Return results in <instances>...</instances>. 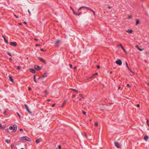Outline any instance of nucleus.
Listing matches in <instances>:
<instances>
[{
	"mask_svg": "<svg viewBox=\"0 0 149 149\" xmlns=\"http://www.w3.org/2000/svg\"><path fill=\"white\" fill-rule=\"evenodd\" d=\"M21 139V140H23L25 139L28 141H30L31 140L27 136H23L20 138Z\"/></svg>",
	"mask_w": 149,
	"mask_h": 149,
	"instance_id": "f257e3e1",
	"label": "nucleus"
},
{
	"mask_svg": "<svg viewBox=\"0 0 149 149\" xmlns=\"http://www.w3.org/2000/svg\"><path fill=\"white\" fill-rule=\"evenodd\" d=\"M116 63L118 65H120L122 64V62L121 60L118 59L116 62Z\"/></svg>",
	"mask_w": 149,
	"mask_h": 149,
	"instance_id": "f03ea898",
	"label": "nucleus"
},
{
	"mask_svg": "<svg viewBox=\"0 0 149 149\" xmlns=\"http://www.w3.org/2000/svg\"><path fill=\"white\" fill-rule=\"evenodd\" d=\"M115 145L117 147V148H120L121 146L120 144L117 142H115Z\"/></svg>",
	"mask_w": 149,
	"mask_h": 149,
	"instance_id": "7ed1b4c3",
	"label": "nucleus"
},
{
	"mask_svg": "<svg viewBox=\"0 0 149 149\" xmlns=\"http://www.w3.org/2000/svg\"><path fill=\"white\" fill-rule=\"evenodd\" d=\"M24 106L26 110L29 112V113L31 114V113L30 111L29 108L27 105L26 104H25Z\"/></svg>",
	"mask_w": 149,
	"mask_h": 149,
	"instance_id": "20e7f679",
	"label": "nucleus"
},
{
	"mask_svg": "<svg viewBox=\"0 0 149 149\" xmlns=\"http://www.w3.org/2000/svg\"><path fill=\"white\" fill-rule=\"evenodd\" d=\"M38 59L41 61L43 63L45 64H46V63L45 60L42 58L39 57L38 58Z\"/></svg>",
	"mask_w": 149,
	"mask_h": 149,
	"instance_id": "39448f33",
	"label": "nucleus"
},
{
	"mask_svg": "<svg viewBox=\"0 0 149 149\" xmlns=\"http://www.w3.org/2000/svg\"><path fill=\"white\" fill-rule=\"evenodd\" d=\"M10 45L13 46H16L17 45L16 43L15 42H10Z\"/></svg>",
	"mask_w": 149,
	"mask_h": 149,
	"instance_id": "423d86ee",
	"label": "nucleus"
},
{
	"mask_svg": "<svg viewBox=\"0 0 149 149\" xmlns=\"http://www.w3.org/2000/svg\"><path fill=\"white\" fill-rule=\"evenodd\" d=\"M14 129L13 130V132H15L16 131L17 129V126L16 125H14Z\"/></svg>",
	"mask_w": 149,
	"mask_h": 149,
	"instance_id": "0eeeda50",
	"label": "nucleus"
},
{
	"mask_svg": "<svg viewBox=\"0 0 149 149\" xmlns=\"http://www.w3.org/2000/svg\"><path fill=\"white\" fill-rule=\"evenodd\" d=\"M34 68L37 70H39L40 69V68L38 65H35L34 66Z\"/></svg>",
	"mask_w": 149,
	"mask_h": 149,
	"instance_id": "6e6552de",
	"label": "nucleus"
},
{
	"mask_svg": "<svg viewBox=\"0 0 149 149\" xmlns=\"http://www.w3.org/2000/svg\"><path fill=\"white\" fill-rule=\"evenodd\" d=\"M8 77L9 78V79H10V81H11L12 82H13V80L12 79V77L9 75V76H8Z\"/></svg>",
	"mask_w": 149,
	"mask_h": 149,
	"instance_id": "1a4fd4ad",
	"label": "nucleus"
},
{
	"mask_svg": "<svg viewBox=\"0 0 149 149\" xmlns=\"http://www.w3.org/2000/svg\"><path fill=\"white\" fill-rule=\"evenodd\" d=\"M30 71L32 73H35V70L33 69H30Z\"/></svg>",
	"mask_w": 149,
	"mask_h": 149,
	"instance_id": "9d476101",
	"label": "nucleus"
},
{
	"mask_svg": "<svg viewBox=\"0 0 149 149\" xmlns=\"http://www.w3.org/2000/svg\"><path fill=\"white\" fill-rule=\"evenodd\" d=\"M126 31L127 32L129 33H132L133 32V31L132 30L128 29L127 30H126Z\"/></svg>",
	"mask_w": 149,
	"mask_h": 149,
	"instance_id": "9b49d317",
	"label": "nucleus"
},
{
	"mask_svg": "<svg viewBox=\"0 0 149 149\" xmlns=\"http://www.w3.org/2000/svg\"><path fill=\"white\" fill-rule=\"evenodd\" d=\"M148 137L147 136H145L144 137V139L147 141L148 139Z\"/></svg>",
	"mask_w": 149,
	"mask_h": 149,
	"instance_id": "f8f14e48",
	"label": "nucleus"
},
{
	"mask_svg": "<svg viewBox=\"0 0 149 149\" xmlns=\"http://www.w3.org/2000/svg\"><path fill=\"white\" fill-rule=\"evenodd\" d=\"M136 25H137L140 23V21L139 19H136Z\"/></svg>",
	"mask_w": 149,
	"mask_h": 149,
	"instance_id": "ddd939ff",
	"label": "nucleus"
},
{
	"mask_svg": "<svg viewBox=\"0 0 149 149\" xmlns=\"http://www.w3.org/2000/svg\"><path fill=\"white\" fill-rule=\"evenodd\" d=\"M70 89L74 91V92H76L77 93H78V91L77 90L73 88H70Z\"/></svg>",
	"mask_w": 149,
	"mask_h": 149,
	"instance_id": "4468645a",
	"label": "nucleus"
},
{
	"mask_svg": "<svg viewBox=\"0 0 149 149\" xmlns=\"http://www.w3.org/2000/svg\"><path fill=\"white\" fill-rule=\"evenodd\" d=\"M2 37L4 39V41L7 43H8V41L4 37V36L3 35L2 36Z\"/></svg>",
	"mask_w": 149,
	"mask_h": 149,
	"instance_id": "2eb2a0df",
	"label": "nucleus"
},
{
	"mask_svg": "<svg viewBox=\"0 0 149 149\" xmlns=\"http://www.w3.org/2000/svg\"><path fill=\"white\" fill-rule=\"evenodd\" d=\"M47 76V74H45L42 75L41 76L42 78H44L45 77H46Z\"/></svg>",
	"mask_w": 149,
	"mask_h": 149,
	"instance_id": "dca6fc26",
	"label": "nucleus"
},
{
	"mask_svg": "<svg viewBox=\"0 0 149 149\" xmlns=\"http://www.w3.org/2000/svg\"><path fill=\"white\" fill-rule=\"evenodd\" d=\"M60 42V41L59 40H57L56 41L55 44L56 45L58 44Z\"/></svg>",
	"mask_w": 149,
	"mask_h": 149,
	"instance_id": "f3484780",
	"label": "nucleus"
},
{
	"mask_svg": "<svg viewBox=\"0 0 149 149\" xmlns=\"http://www.w3.org/2000/svg\"><path fill=\"white\" fill-rule=\"evenodd\" d=\"M125 64H126V67H127V68L129 70H130V68H129V67H128V64H127V62H125Z\"/></svg>",
	"mask_w": 149,
	"mask_h": 149,
	"instance_id": "a211bd4d",
	"label": "nucleus"
},
{
	"mask_svg": "<svg viewBox=\"0 0 149 149\" xmlns=\"http://www.w3.org/2000/svg\"><path fill=\"white\" fill-rule=\"evenodd\" d=\"M66 100L64 101L63 102V104H62V105L61 106L62 107H64V105L65 104V103H66Z\"/></svg>",
	"mask_w": 149,
	"mask_h": 149,
	"instance_id": "6ab92c4d",
	"label": "nucleus"
},
{
	"mask_svg": "<svg viewBox=\"0 0 149 149\" xmlns=\"http://www.w3.org/2000/svg\"><path fill=\"white\" fill-rule=\"evenodd\" d=\"M136 47L137 49H139V50L140 51H142L143 50V49L140 48L138 47V46H136Z\"/></svg>",
	"mask_w": 149,
	"mask_h": 149,
	"instance_id": "aec40b11",
	"label": "nucleus"
},
{
	"mask_svg": "<svg viewBox=\"0 0 149 149\" xmlns=\"http://www.w3.org/2000/svg\"><path fill=\"white\" fill-rule=\"evenodd\" d=\"M40 142V140L39 139H37L36 140V142L37 143H38Z\"/></svg>",
	"mask_w": 149,
	"mask_h": 149,
	"instance_id": "412c9836",
	"label": "nucleus"
},
{
	"mask_svg": "<svg viewBox=\"0 0 149 149\" xmlns=\"http://www.w3.org/2000/svg\"><path fill=\"white\" fill-rule=\"evenodd\" d=\"M6 142L7 143H9L10 142V140L8 139H6Z\"/></svg>",
	"mask_w": 149,
	"mask_h": 149,
	"instance_id": "4be33fe9",
	"label": "nucleus"
},
{
	"mask_svg": "<svg viewBox=\"0 0 149 149\" xmlns=\"http://www.w3.org/2000/svg\"><path fill=\"white\" fill-rule=\"evenodd\" d=\"M34 80L35 82L37 83L36 81V78H35V75L34 76Z\"/></svg>",
	"mask_w": 149,
	"mask_h": 149,
	"instance_id": "5701e85b",
	"label": "nucleus"
},
{
	"mask_svg": "<svg viewBox=\"0 0 149 149\" xmlns=\"http://www.w3.org/2000/svg\"><path fill=\"white\" fill-rule=\"evenodd\" d=\"M70 8L72 10L73 13H75V12H74V10L71 7H70Z\"/></svg>",
	"mask_w": 149,
	"mask_h": 149,
	"instance_id": "b1692460",
	"label": "nucleus"
},
{
	"mask_svg": "<svg viewBox=\"0 0 149 149\" xmlns=\"http://www.w3.org/2000/svg\"><path fill=\"white\" fill-rule=\"evenodd\" d=\"M147 125H148L149 127V120H148V119H147Z\"/></svg>",
	"mask_w": 149,
	"mask_h": 149,
	"instance_id": "393cba45",
	"label": "nucleus"
},
{
	"mask_svg": "<svg viewBox=\"0 0 149 149\" xmlns=\"http://www.w3.org/2000/svg\"><path fill=\"white\" fill-rule=\"evenodd\" d=\"M128 18L131 19L132 18V16L131 15H128Z\"/></svg>",
	"mask_w": 149,
	"mask_h": 149,
	"instance_id": "a878e982",
	"label": "nucleus"
},
{
	"mask_svg": "<svg viewBox=\"0 0 149 149\" xmlns=\"http://www.w3.org/2000/svg\"><path fill=\"white\" fill-rule=\"evenodd\" d=\"M9 129L10 130H12L13 129V127L12 126H10L9 127Z\"/></svg>",
	"mask_w": 149,
	"mask_h": 149,
	"instance_id": "bb28decb",
	"label": "nucleus"
},
{
	"mask_svg": "<svg viewBox=\"0 0 149 149\" xmlns=\"http://www.w3.org/2000/svg\"><path fill=\"white\" fill-rule=\"evenodd\" d=\"M11 148L13 149V148L14 147V144L13 143L12 144H11Z\"/></svg>",
	"mask_w": 149,
	"mask_h": 149,
	"instance_id": "cd10ccee",
	"label": "nucleus"
},
{
	"mask_svg": "<svg viewBox=\"0 0 149 149\" xmlns=\"http://www.w3.org/2000/svg\"><path fill=\"white\" fill-rule=\"evenodd\" d=\"M5 127H6V125H3V126L2 127V129L3 130H4L5 128Z\"/></svg>",
	"mask_w": 149,
	"mask_h": 149,
	"instance_id": "c85d7f7f",
	"label": "nucleus"
},
{
	"mask_svg": "<svg viewBox=\"0 0 149 149\" xmlns=\"http://www.w3.org/2000/svg\"><path fill=\"white\" fill-rule=\"evenodd\" d=\"M20 68H21V67L20 66H17V69L18 70H20Z\"/></svg>",
	"mask_w": 149,
	"mask_h": 149,
	"instance_id": "c756f323",
	"label": "nucleus"
},
{
	"mask_svg": "<svg viewBox=\"0 0 149 149\" xmlns=\"http://www.w3.org/2000/svg\"><path fill=\"white\" fill-rule=\"evenodd\" d=\"M90 11H91L93 13H94V15H95V13H94V11L93 10H92V9H90Z\"/></svg>",
	"mask_w": 149,
	"mask_h": 149,
	"instance_id": "7c9ffc66",
	"label": "nucleus"
},
{
	"mask_svg": "<svg viewBox=\"0 0 149 149\" xmlns=\"http://www.w3.org/2000/svg\"><path fill=\"white\" fill-rule=\"evenodd\" d=\"M7 53L9 55V56H12V55L11 54H10V53L8 52Z\"/></svg>",
	"mask_w": 149,
	"mask_h": 149,
	"instance_id": "2f4dec72",
	"label": "nucleus"
},
{
	"mask_svg": "<svg viewBox=\"0 0 149 149\" xmlns=\"http://www.w3.org/2000/svg\"><path fill=\"white\" fill-rule=\"evenodd\" d=\"M98 124L96 122V123H95V126H98Z\"/></svg>",
	"mask_w": 149,
	"mask_h": 149,
	"instance_id": "473e14b6",
	"label": "nucleus"
},
{
	"mask_svg": "<svg viewBox=\"0 0 149 149\" xmlns=\"http://www.w3.org/2000/svg\"><path fill=\"white\" fill-rule=\"evenodd\" d=\"M120 47H121V48L123 49V50L124 49H125L123 48V47L122 46V45H120Z\"/></svg>",
	"mask_w": 149,
	"mask_h": 149,
	"instance_id": "72a5a7b5",
	"label": "nucleus"
},
{
	"mask_svg": "<svg viewBox=\"0 0 149 149\" xmlns=\"http://www.w3.org/2000/svg\"><path fill=\"white\" fill-rule=\"evenodd\" d=\"M17 115H18V116L19 117V118H20V115L18 113H17Z\"/></svg>",
	"mask_w": 149,
	"mask_h": 149,
	"instance_id": "f704fd0d",
	"label": "nucleus"
},
{
	"mask_svg": "<svg viewBox=\"0 0 149 149\" xmlns=\"http://www.w3.org/2000/svg\"><path fill=\"white\" fill-rule=\"evenodd\" d=\"M82 113H83L84 114V115H86V112L84 111H82Z\"/></svg>",
	"mask_w": 149,
	"mask_h": 149,
	"instance_id": "c9c22d12",
	"label": "nucleus"
},
{
	"mask_svg": "<svg viewBox=\"0 0 149 149\" xmlns=\"http://www.w3.org/2000/svg\"><path fill=\"white\" fill-rule=\"evenodd\" d=\"M130 71L132 72V73L134 74H135V73L134 72H133L132 70H131L130 69Z\"/></svg>",
	"mask_w": 149,
	"mask_h": 149,
	"instance_id": "e433bc0d",
	"label": "nucleus"
},
{
	"mask_svg": "<svg viewBox=\"0 0 149 149\" xmlns=\"http://www.w3.org/2000/svg\"><path fill=\"white\" fill-rule=\"evenodd\" d=\"M28 12L29 13V14H31V13L30 10L29 9H28Z\"/></svg>",
	"mask_w": 149,
	"mask_h": 149,
	"instance_id": "4c0bfd02",
	"label": "nucleus"
},
{
	"mask_svg": "<svg viewBox=\"0 0 149 149\" xmlns=\"http://www.w3.org/2000/svg\"><path fill=\"white\" fill-rule=\"evenodd\" d=\"M2 126L1 124H0V128L1 129H2Z\"/></svg>",
	"mask_w": 149,
	"mask_h": 149,
	"instance_id": "58836bf2",
	"label": "nucleus"
},
{
	"mask_svg": "<svg viewBox=\"0 0 149 149\" xmlns=\"http://www.w3.org/2000/svg\"><path fill=\"white\" fill-rule=\"evenodd\" d=\"M19 131L20 132H22L23 131V129H20L19 130Z\"/></svg>",
	"mask_w": 149,
	"mask_h": 149,
	"instance_id": "ea45409f",
	"label": "nucleus"
},
{
	"mask_svg": "<svg viewBox=\"0 0 149 149\" xmlns=\"http://www.w3.org/2000/svg\"><path fill=\"white\" fill-rule=\"evenodd\" d=\"M81 12L79 13H78V16L79 15H80V14H81Z\"/></svg>",
	"mask_w": 149,
	"mask_h": 149,
	"instance_id": "a19ab883",
	"label": "nucleus"
},
{
	"mask_svg": "<svg viewBox=\"0 0 149 149\" xmlns=\"http://www.w3.org/2000/svg\"><path fill=\"white\" fill-rule=\"evenodd\" d=\"M36 46H40V45H39V44H36Z\"/></svg>",
	"mask_w": 149,
	"mask_h": 149,
	"instance_id": "79ce46f5",
	"label": "nucleus"
},
{
	"mask_svg": "<svg viewBox=\"0 0 149 149\" xmlns=\"http://www.w3.org/2000/svg\"><path fill=\"white\" fill-rule=\"evenodd\" d=\"M58 148L59 149H61V145H59L58 146Z\"/></svg>",
	"mask_w": 149,
	"mask_h": 149,
	"instance_id": "37998d69",
	"label": "nucleus"
},
{
	"mask_svg": "<svg viewBox=\"0 0 149 149\" xmlns=\"http://www.w3.org/2000/svg\"><path fill=\"white\" fill-rule=\"evenodd\" d=\"M123 50L124 51V52H125V53H127L126 51L125 50V49H124Z\"/></svg>",
	"mask_w": 149,
	"mask_h": 149,
	"instance_id": "c03bdc74",
	"label": "nucleus"
},
{
	"mask_svg": "<svg viewBox=\"0 0 149 149\" xmlns=\"http://www.w3.org/2000/svg\"><path fill=\"white\" fill-rule=\"evenodd\" d=\"M85 7H86L84 6H82L81 7V8H85Z\"/></svg>",
	"mask_w": 149,
	"mask_h": 149,
	"instance_id": "a18cd8bd",
	"label": "nucleus"
},
{
	"mask_svg": "<svg viewBox=\"0 0 149 149\" xmlns=\"http://www.w3.org/2000/svg\"><path fill=\"white\" fill-rule=\"evenodd\" d=\"M127 86L129 88H130V86L129 84H127Z\"/></svg>",
	"mask_w": 149,
	"mask_h": 149,
	"instance_id": "49530a36",
	"label": "nucleus"
},
{
	"mask_svg": "<svg viewBox=\"0 0 149 149\" xmlns=\"http://www.w3.org/2000/svg\"><path fill=\"white\" fill-rule=\"evenodd\" d=\"M70 68H72V65L71 64H70Z\"/></svg>",
	"mask_w": 149,
	"mask_h": 149,
	"instance_id": "de8ad7c7",
	"label": "nucleus"
},
{
	"mask_svg": "<svg viewBox=\"0 0 149 149\" xmlns=\"http://www.w3.org/2000/svg\"><path fill=\"white\" fill-rule=\"evenodd\" d=\"M55 105V104H52V107H54Z\"/></svg>",
	"mask_w": 149,
	"mask_h": 149,
	"instance_id": "09e8293b",
	"label": "nucleus"
},
{
	"mask_svg": "<svg viewBox=\"0 0 149 149\" xmlns=\"http://www.w3.org/2000/svg\"><path fill=\"white\" fill-rule=\"evenodd\" d=\"M97 74H98V73H96L95 74H94L93 75V76H95V75H97Z\"/></svg>",
	"mask_w": 149,
	"mask_h": 149,
	"instance_id": "8fccbe9b",
	"label": "nucleus"
},
{
	"mask_svg": "<svg viewBox=\"0 0 149 149\" xmlns=\"http://www.w3.org/2000/svg\"><path fill=\"white\" fill-rule=\"evenodd\" d=\"M85 8H86V9H88L89 10H90V9L88 7H85Z\"/></svg>",
	"mask_w": 149,
	"mask_h": 149,
	"instance_id": "3c124183",
	"label": "nucleus"
},
{
	"mask_svg": "<svg viewBox=\"0 0 149 149\" xmlns=\"http://www.w3.org/2000/svg\"><path fill=\"white\" fill-rule=\"evenodd\" d=\"M81 7H80V8H79V9H78V11H79L81 9Z\"/></svg>",
	"mask_w": 149,
	"mask_h": 149,
	"instance_id": "603ef678",
	"label": "nucleus"
},
{
	"mask_svg": "<svg viewBox=\"0 0 149 149\" xmlns=\"http://www.w3.org/2000/svg\"><path fill=\"white\" fill-rule=\"evenodd\" d=\"M97 68H100V66L99 65H98L97 66Z\"/></svg>",
	"mask_w": 149,
	"mask_h": 149,
	"instance_id": "864d4df0",
	"label": "nucleus"
},
{
	"mask_svg": "<svg viewBox=\"0 0 149 149\" xmlns=\"http://www.w3.org/2000/svg\"><path fill=\"white\" fill-rule=\"evenodd\" d=\"M40 50L42 51H44L43 49L42 48L40 49Z\"/></svg>",
	"mask_w": 149,
	"mask_h": 149,
	"instance_id": "5fc2aeb1",
	"label": "nucleus"
},
{
	"mask_svg": "<svg viewBox=\"0 0 149 149\" xmlns=\"http://www.w3.org/2000/svg\"><path fill=\"white\" fill-rule=\"evenodd\" d=\"M14 16L15 17H16V18H18V17L17 16L15 15H14Z\"/></svg>",
	"mask_w": 149,
	"mask_h": 149,
	"instance_id": "6e6d98bb",
	"label": "nucleus"
},
{
	"mask_svg": "<svg viewBox=\"0 0 149 149\" xmlns=\"http://www.w3.org/2000/svg\"><path fill=\"white\" fill-rule=\"evenodd\" d=\"M74 14L78 15V13H76L75 12V13H74Z\"/></svg>",
	"mask_w": 149,
	"mask_h": 149,
	"instance_id": "4d7b16f0",
	"label": "nucleus"
},
{
	"mask_svg": "<svg viewBox=\"0 0 149 149\" xmlns=\"http://www.w3.org/2000/svg\"><path fill=\"white\" fill-rule=\"evenodd\" d=\"M6 111H5L4 112V113L5 114H6Z\"/></svg>",
	"mask_w": 149,
	"mask_h": 149,
	"instance_id": "13d9d810",
	"label": "nucleus"
},
{
	"mask_svg": "<svg viewBox=\"0 0 149 149\" xmlns=\"http://www.w3.org/2000/svg\"><path fill=\"white\" fill-rule=\"evenodd\" d=\"M137 107H139V104H137Z\"/></svg>",
	"mask_w": 149,
	"mask_h": 149,
	"instance_id": "bf43d9fd",
	"label": "nucleus"
},
{
	"mask_svg": "<svg viewBox=\"0 0 149 149\" xmlns=\"http://www.w3.org/2000/svg\"><path fill=\"white\" fill-rule=\"evenodd\" d=\"M75 97V95H72V97Z\"/></svg>",
	"mask_w": 149,
	"mask_h": 149,
	"instance_id": "052dcab7",
	"label": "nucleus"
},
{
	"mask_svg": "<svg viewBox=\"0 0 149 149\" xmlns=\"http://www.w3.org/2000/svg\"><path fill=\"white\" fill-rule=\"evenodd\" d=\"M85 136L86 137V138H87V136L86 135V134H85Z\"/></svg>",
	"mask_w": 149,
	"mask_h": 149,
	"instance_id": "680f3d73",
	"label": "nucleus"
},
{
	"mask_svg": "<svg viewBox=\"0 0 149 149\" xmlns=\"http://www.w3.org/2000/svg\"><path fill=\"white\" fill-rule=\"evenodd\" d=\"M42 78V77H41V76L40 77L38 78V79H40V78Z\"/></svg>",
	"mask_w": 149,
	"mask_h": 149,
	"instance_id": "e2e57ef3",
	"label": "nucleus"
},
{
	"mask_svg": "<svg viewBox=\"0 0 149 149\" xmlns=\"http://www.w3.org/2000/svg\"><path fill=\"white\" fill-rule=\"evenodd\" d=\"M31 89V88L30 87L29 88V90H30Z\"/></svg>",
	"mask_w": 149,
	"mask_h": 149,
	"instance_id": "0e129e2a",
	"label": "nucleus"
},
{
	"mask_svg": "<svg viewBox=\"0 0 149 149\" xmlns=\"http://www.w3.org/2000/svg\"><path fill=\"white\" fill-rule=\"evenodd\" d=\"M24 23L25 24H26V23L25 22H24Z\"/></svg>",
	"mask_w": 149,
	"mask_h": 149,
	"instance_id": "69168bd1",
	"label": "nucleus"
},
{
	"mask_svg": "<svg viewBox=\"0 0 149 149\" xmlns=\"http://www.w3.org/2000/svg\"><path fill=\"white\" fill-rule=\"evenodd\" d=\"M120 86H119L118 88V89H120Z\"/></svg>",
	"mask_w": 149,
	"mask_h": 149,
	"instance_id": "338daca9",
	"label": "nucleus"
},
{
	"mask_svg": "<svg viewBox=\"0 0 149 149\" xmlns=\"http://www.w3.org/2000/svg\"><path fill=\"white\" fill-rule=\"evenodd\" d=\"M147 84L148 85V86H149V83H147Z\"/></svg>",
	"mask_w": 149,
	"mask_h": 149,
	"instance_id": "774afa93",
	"label": "nucleus"
}]
</instances>
